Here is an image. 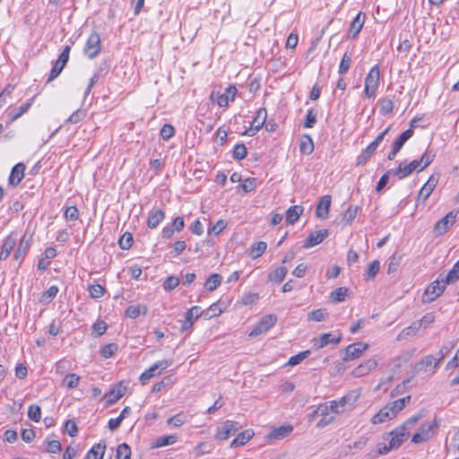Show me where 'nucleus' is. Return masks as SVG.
Wrapping results in <instances>:
<instances>
[{"label":"nucleus","instance_id":"f257e3e1","mask_svg":"<svg viewBox=\"0 0 459 459\" xmlns=\"http://www.w3.org/2000/svg\"><path fill=\"white\" fill-rule=\"evenodd\" d=\"M435 153L433 151L427 149L420 159L414 160L410 163L401 162L396 169H393L394 176H397L399 179H403L413 171L420 172L433 161Z\"/></svg>","mask_w":459,"mask_h":459},{"label":"nucleus","instance_id":"f03ea898","mask_svg":"<svg viewBox=\"0 0 459 459\" xmlns=\"http://www.w3.org/2000/svg\"><path fill=\"white\" fill-rule=\"evenodd\" d=\"M380 66L375 65L365 78L364 92L367 98H375L379 86Z\"/></svg>","mask_w":459,"mask_h":459},{"label":"nucleus","instance_id":"7ed1b4c3","mask_svg":"<svg viewBox=\"0 0 459 459\" xmlns=\"http://www.w3.org/2000/svg\"><path fill=\"white\" fill-rule=\"evenodd\" d=\"M438 424L436 420L423 423L418 431L412 436L411 442L420 444L431 438L436 433Z\"/></svg>","mask_w":459,"mask_h":459},{"label":"nucleus","instance_id":"20e7f679","mask_svg":"<svg viewBox=\"0 0 459 459\" xmlns=\"http://www.w3.org/2000/svg\"><path fill=\"white\" fill-rule=\"evenodd\" d=\"M357 399L358 394H356L354 392H351L339 399L328 401L329 408L332 410V413L341 414L346 411V407L348 405L352 407Z\"/></svg>","mask_w":459,"mask_h":459},{"label":"nucleus","instance_id":"39448f33","mask_svg":"<svg viewBox=\"0 0 459 459\" xmlns=\"http://www.w3.org/2000/svg\"><path fill=\"white\" fill-rule=\"evenodd\" d=\"M238 90L236 86L230 85L225 89L223 93H220L219 91H212L211 93V101L213 103H217L221 108H225L229 105L230 101H233L237 95Z\"/></svg>","mask_w":459,"mask_h":459},{"label":"nucleus","instance_id":"423d86ee","mask_svg":"<svg viewBox=\"0 0 459 459\" xmlns=\"http://www.w3.org/2000/svg\"><path fill=\"white\" fill-rule=\"evenodd\" d=\"M441 278L442 275H439L438 279H437L435 281H433L431 284L428 286L423 294V302L430 303L444 292L446 286L447 284L443 283Z\"/></svg>","mask_w":459,"mask_h":459},{"label":"nucleus","instance_id":"0eeeda50","mask_svg":"<svg viewBox=\"0 0 459 459\" xmlns=\"http://www.w3.org/2000/svg\"><path fill=\"white\" fill-rule=\"evenodd\" d=\"M171 365V361L168 359H162L155 362L152 367L145 369L140 376L139 380L142 385H145L148 381L160 374L162 370L168 368Z\"/></svg>","mask_w":459,"mask_h":459},{"label":"nucleus","instance_id":"6e6552de","mask_svg":"<svg viewBox=\"0 0 459 459\" xmlns=\"http://www.w3.org/2000/svg\"><path fill=\"white\" fill-rule=\"evenodd\" d=\"M100 37L98 32L93 31L88 38L83 52L91 59L95 58L100 52Z\"/></svg>","mask_w":459,"mask_h":459},{"label":"nucleus","instance_id":"1a4fd4ad","mask_svg":"<svg viewBox=\"0 0 459 459\" xmlns=\"http://www.w3.org/2000/svg\"><path fill=\"white\" fill-rule=\"evenodd\" d=\"M240 426L238 422L226 420L223 424L217 428L215 438L220 441L228 439L230 436L236 434Z\"/></svg>","mask_w":459,"mask_h":459},{"label":"nucleus","instance_id":"9d476101","mask_svg":"<svg viewBox=\"0 0 459 459\" xmlns=\"http://www.w3.org/2000/svg\"><path fill=\"white\" fill-rule=\"evenodd\" d=\"M267 117V111L264 108H260L255 112V117L251 122L250 127L247 129L244 134L254 136L264 125Z\"/></svg>","mask_w":459,"mask_h":459},{"label":"nucleus","instance_id":"9b49d317","mask_svg":"<svg viewBox=\"0 0 459 459\" xmlns=\"http://www.w3.org/2000/svg\"><path fill=\"white\" fill-rule=\"evenodd\" d=\"M458 212L451 211L442 219H440L434 227V232L437 236L445 234L447 230L454 225Z\"/></svg>","mask_w":459,"mask_h":459},{"label":"nucleus","instance_id":"f8f14e48","mask_svg":"<svg viewBox=\"0 0 459 459\" xmlns=\"http://www.w3.org/2000/svg\"><path fill=\"white\" fill-rule=\"evenodd\" d=\"M16 243L17 234L15 232H11L4 238L0 250V261H4L9 257L13 247L16 246Z\"/></svg>","mask_w":459,"mask_h":459},{"label":"nucleus","instance_id":"ddd939ff","mask_svg":"<svg viewBox=\"0 0 459 459\" xmlns=\"http://www.w3.org/2000/svg\"><path fill=\"white\" fill-rule=\"evenodd\" d=\"M368 348V343L355 342L347 346L345 351L344 360H352L359 358L363 352Z\"/></svg>","mask_w":459,"mask_h":459},{"label":"nucleus","instance_id":"4468645a","mask_svg":"<svg viewBox=\"0 0 459 459\" xmlns=\"http://www.w3.org/2000/svg\"><path fill=\"white\" fill-rule=\"evenodd\" d=\"M392 436L390 439V447H399L408 437L409 430L405 429L404 426H399L390 432Z\"/></svg>","mask_w":459,"mask_h":459},{"label":"nucleus","instance_id":"2eb2a0df","mask_svg":"<svg viewBox=\"0 0 459 459\" xmlns=\"http://www.w3.org/2000/svg\"><path fill=\"white\" fill-rule=\"evenodd\" d=\"M366 14L362 12H359L352 20L350 24L348 37L351 39H355L359 33L360 32L363 25L365 23Z\"/></svg>","mask_w":459,"mask_h":459},{"label":"nucleus","instance_id":"dca6fc26","mask_svg":"<svg viewBox=\"0 0 459 459\" xmlns=\"http://www.w3.org/2000/svg\"><path fill=\"white\" fill-rule=\"evenodd\" d=\"M31 246L30 238H26V235H23L20 239L18 247L13 254V259L22 263L27 253L29 252Z\"/></svg>","mask_w":459,"mask_h":459},{"label":"nucleus","instance_id":"f3484780","mask_svg":"<svg viewBox=\"0 0 459 459\" xmlns=\"http://www.w3.org/2000/svg\"><path fill=\"white\" fill-rule=\"evenodd\" d=\"M377 366V361L375 359H369L368 360H365L363 363L359 365L357 368H355L351 375L354 377H361L367 374H368L370 371L375 369Z\"/></svg>","mask_w":459,"mask_h":459},{"label":"nucleus","instance_id":"a211bd4d","mask_svg":"<svg viewBox=\"0 0 459 459\" xmlns=\"http://www.w3.org/2000/svg\"><path fill=\"white\" fill-rule=\"evenodd\" d=\"M328 236V230H319L314 232H311L307 239L304 242L303 247L305 248H310L312 247H315L321 242Z\"/></svg>","mask_w":459,"mask_h":459},{"label":"nucleus","instance_id":"6ab92c4d","mask_svg":"<svg viewBox=\"0 0 459 459\" xmlns=\"http://www.w3.org/2000/svg\"><path fill=\"white\" fill-rule=\"evenodd\" d=\"M293 431V426L284 424L277 428H273L267 435L269 439L281 440L287 437Z\"/></svg>","mask_w":459,"mask_h":459},{"label":"nucleus","instance_id":"aec40b11","mask_svg":"<svg viewBox=\"0 0 459 459\" xmlns=\"http://www.w3.org/2000/svg\"><path fill=\"white\" fill-rule=\"evenodd\" d=\"M203 313L204 311L198 306H194L190 307L185 315V320L182 325V330H186L190 328L193 325L195 320L199 318Z\"/></svg>","mask_w":459,"mask_h":459},{"label":"nucleus","instance_id":"412c9836","mask_svg":"<svg viewBox=\"0 0 459 459\" xmlns=\"http://www.w3.org/2000/svg\"><path fill=\"white\" fill-rule=\"evenodd\" d=\"M438 177L432 175L429 177V180L423 185V186L420 188L419 195H418V200L422 199L423 202H425L431 193L433 192L436 185L437 184Z\"/></svg>","mask_w":459,"mask_h":459},{"label":"nucleus","instance_id":"4be33fe9","mask_svg":"<svg viewBox=\"0 0 459 459\" xmlns=\"http://www.w3.org/2000/svg\"><path fill=\"white\" fill-rule=\"evenodd\" d=\"M342 340V334L339 333L338 335L334 336L329 333H323L319 336L318 339L315 340L314 346L316 349L319 350L330 343L338 344Z\"/></svg>","mask_w":459,"mask_h":459},{"label":"nucleus","instance_id":"5701e85b","mask_svg":"<svg viewBox=\"0 0 459 459\" xmlns=\"http://www.w3.org/2000/svg\"><path fill=\"white\" fill-rule=\"evenodd\" d=\"M25 165L22 162L14 165L11 170L8 182L11 186H16L20 184L24 177Z\"/></svg>","mask_w":459,"mask_h":459},{"label":"nucleus","instance_id":"b1692460","mask_svg":"<svg viewBox=\"0 0 459 459\" xmlns=\"http://www.w3.org/2000/svg\"><path fill=\"white\" fill-rule=\"evenodd\" d=\"M331 201L332 199L330 195H324L320 198L316 210L317 218L325 220L328 217Z\"/></svg>","mask_w":459,"mask_h":459},{"label":"nucleus","instance_id":"393cba45","mask_svg":"<svg viewBox=\"0 0 459 459\" xmlns=\"http://www.w3.org/2000/svg\"><path fill=\"white\" fill-rule=\"evenodd\" d=\"M394 412L392 411V408L386 404L372 417L371 423L374 425L384 423L394 419Z\"/></svg>","mask_w":459,"mask_h":459},{"label":"nucleus","instance_id":"a878e982","mask_svg":"<svg viewBox=\"0 0 459 459\" xmlns=\"http://www.w3.org/2000/svg\"><path fill=\"white\" fill-rule=\"evenodd\" d=\"M165 212L162 209H152L148 213L147 226L155 229L164 220Z\"/></svg>","mask_w":459,"mask_h":459},{"label":"nucleus","instance_id":"bb28decb","mask_svg":"<svg viewBox=\"0 0 459 459\" xmlns=\"http://www.w3.org/2000/svg\"><path fill=\"white\" fill-rule=\"evenodd\" d=\"M444 358V354L438 359L435 358L433 355H427L420 362V369H423L426 372L433 370L438 367Z\"/></svg>","mask_w":459,"mask_h":459},{"label":"nucleus","instance_id":"cd10ccee","mask_svg":"<svg viewBox=\"0 0 459 459\" xmlns=\"http://www.w3.org/2000/svg\"><path fill=\"white\" fill-rule=\"evenodd\" d=\"M125 394V392L122 386L117 385L113 387L108 394H106V404L112 405L116 403L120 398H122Z\"/></svg>","mask_w":459,"mask_h":459},{"label":"nucleus","instance_id":"c85d7f7f","mask_svg":"<svg viewBox=\"0 0 459 459\" xmlns=\"http://www.w3.org/2000/svg\"><path fill=\"white\" fill-rule=\"evenodd\" d=\"M254 436L251 429H247L239 433L230 443V447L235 448L247 444Z\"/></svg>","mask_w":459,"mask_h":459},{"label":"nucleus","instance_id":"c756f323","mask_svg":"<svg viewBox=\"0 0 459 459\" xmlns=\"http://www.w3.org/2000/svg\"><path fill=\"white\" fill-rule=\"evenodd\" d=\"M304 208L301 205L290 206L286 211V223L294 224L303 213Z\"/></svg>","mask_w":459,"mask_h":459},{"label":"nucleus","instance_id":"7c9ffc66","mask_svg":"<svg viewBox=\"0 0 459 459\" xmlns=\"http://www.w3.org/2000/svg\"><path fill=\"white\" fill-rule=\"evenodd\" d=\"M105 449V444L99 443L94 445L87 453L86 459H103Z\"/></svg>","mask_w":459,"mask_h":459},{"label":"nucleus","instance_id":"2f4dec72","mask_svg":"<svg viewBox=\"0 0 459 459\" xmlns=\"http://www.w3.org/2000/svg\"><path fill=\"white\" fill-rule=\"evenodd\" d=\"M58 287L56 285L50 286L46 291H44L40 298L39 302L44 305L49 304L57 295L58 293Z\"/></svg>","mask_w":459,"mask_h":459},{"label":"nucleus","instance_id":"473e14b6","mask_svg":"<svg viewBox=\"0 0 459 459\" xmlns=\"http://www.w3.org/2000/svg\"><path fill=\"white\" fill-rule=\"evenodd\" d=\"M33 99L34 98H31L26 103L20 106L17 109L12 110L9 113L11 120L14 121V120L18 119L20 117H22L23 114H25L31 107Z\"/></svg>","mask_w":459,"mask_h":459},{"label":"nucleus","instance_id":"72a5a7b5","mask_svg":"<svg viewBox=\"0 0 459 459\" xmlns=\"http://www.w3.org/2000/svg\"><path fill=\"white\" fill-rule=\"evenodd\" d=\"M287 273L288 270L286 267L279 266L269 273L268 278L273 282H281L284 280Z\"/></svg>","mask_w":459,"mask_h":459},{"label":"nucleus","instance_id":"f704fd0d","mask_svg":"<svg viewBox=\"0 0 459 459\" xmlns=\"http://www.w3.org/2000/svg\"><path fill=\"white\" fill-rule=\"evenodd\" d=\"M411 401V396L410 395H407L405 397H403V398H400V399H397L390 403H388L387 405L392 408V411L394 412V416H396V414L402 411L405 406L406 404H408Z\"/></svg>","mask_w":459,"mask_h":459},{"label":"nucleus","instance_id":"c9c22d12","mask_svg":"<svg viewBox=\"0 0 459 459\" xmlns=\"http://www.w3.org/2000/svg\"><path fill=\"white\" fill-rule=\"evenodd\" d=\"M221 283V276L219 273L211 274L204 283V287L209 291H213Z\"/></svg>","mask_w":459,"mask_h":459},{"label":"nucleus","instance_id":"e433bc0d","mask_svg":"<svg viewBox=\"0 0 459 459\" xmlns=\"http://www.w3.org/2000/svg\"><path fill=\"white\" fill-rule=\"evenodd\" d=\"M413 135V130L409 128L403 132L394 142L393 146L397 150H401L403 144Z\"/></svg>","mask_w":459,"mask_h":459},{"label":"nucleus","instance_id":"4c0bfd02","mask_svg":"<svg viewBox=\"0 0 459 459\" xmlns=\"http://www.w3.org/2000/svg\"><path fill=\"white\" fill-rule=\"evenodd\" d=\"M141 313H143V314L147 313L146 306L131 305L126 310V315L128 317L133 318V319L138 317Z\"/></svg>","mask_w":459,"mask_h":459},{"label":"nucleus","instance_id":"58836bf2","mask_svg":"<svg viewBox=\"0 0 459 459\" xmlns=\"http://www.w3.org/2000/svg\"><path fill=\"white\" fill-rule=\"evenodd\" d=\"M299 151L303 154H310L314 151V143L309 135H305L300 142Z\"/></svg>","mask_w":459,"mask_h":459},{"label":"nucleus","instance_id":"ea45409f","mask_svg":"<svg viewBox=\"0 0 459 459\" xmlns=\"http://www.w3.org/2000/svg\"><path fill=\"white\" fill-rule=\"evenodd\" d=\"M459 279V267H456L455 264L452 269L448 272L446 276H442L441 281L445 284H451L455 282Z\"/></svg>","mask_w":459,"mask_h":459},{"label":"nucleus","instance_id":"a19ab883","mask_svg":"<svg viewBox=\"0 0 459 459\" xmlns=\"http://www.w3.org/2000/svg\"><path fill=\"white\" fill-rule=\"evenodd\" d=\"M267 244L264 241L255 243L250 251V255L253 259L260 257L266 250Z\"/></svg>","mask_w":459,"mask_h":459},{"label":"nucleus","instance_id":"79ce46f5","mask_svg":"<svg viewBox=\"0 0 459 459\" xmlns=\"http://www.w3.org/2000/svg\"><path fill=\"white\" fill-rule=\"evenodd\" d=\"M379 269H380V263H379V261H377V260L372 261L368 264V268L366 270V273L364 274L365 280L368 281V280L375 278V276L379 272Z\"/></svg>","mask_w":459,"mask_h":459},{"label":"nucleus","instance_id":"37998d69","mask_svg":"<svg viewBox=\"0 0 459 459\" xmlns=\"http://www.w3.org/2000/svg\"><path fill=\"white\" fill-rule=\"evenodd\" d=\"M80 383V377L74 373L73 374H67L63 381L62 384L65 385L68 389H73L78 386Z\"/></svg>","mask_w":459,"mask_h":459},{"label":"nucleus","instance_id":"c03bdc74","mask_svg":"<svg viewBox=\"0 0 459 459\" xmlns=\"http://www.w3.org/2000/svg\"><path fill=\"white\" fill-rule=\"evenodd\" d=\"M347 294L348 289L345 287H340L331 292L330 299L334 302H342L345 300Z\"/></svg>","mask_w":459,"mask_h":459},{"label":"nucleus","instance_id":"a18cd8bd","mask_svg":"<svg viewBox=\"0 0 459 459\" xmlns=\"http://www.w3.org/2000/svg\"><path fill=\"white\" fill-rule=\"evenodd\" d=\"M419 330H420L419 324L416 321V322L412 323L410 326L403 329V331L398 335V339L401 340V339H404L408 336L416 335Z\"/></svg>","mask_w":459,"mask_h":459},{"label":"nucleus","instance_id":"49530a36","mask_svg":"<svg viewBox=\"0 0 459 459\" xmlns=\"http://www.w3.org/2000/svg\"><path fill=\"white\" fill-rule=\"evenodd\" d=\"M117 349V344L112 342L102 346L100 350V353L103 358L108 359L111 358L116 353Z\"/></svg>","mask_w":459,"mask_h":459},{"label":"nucleus","instance_id":"de8ad7c7","mask_svg":"<svg viewBox=\"0 0 459 459\" xmlns=\"http://www.w3.org/2000/svg\"><path fill=\"white\" fill-rule=\"evenodd\" d=\"M327 315L328 313L326 312L325 309L319 308L308 313L307 318L310 321L322 322L325 320Z\"/></svg>","mask_w":459,"mask_h":459},{"label":"nucleus","instance_id":"09e8293b","mask_svg":"<svg viewBox=\"0 0 459 459\" xmlns=\"http://www.w3.org/2000/svg\"><path fill=\"white\" fill-rule=\"evenodd\" d=\"M117 459H130L131 448L126 443L118 445L117 448Z\"/></svg>","mask_w":459,"mask_h":459},{"label":"nucleus","instance_id":"8fccbe9b","mask_svg":"<svg viewBox=\"0 0 459 459\" xmlns=\"http://www.w3.org/2000/svg\"><path fill=\"white\" fill-rule=\"evenodd\" d=\"M89 295L92 299H100L105 293V288L100 284H91L88 288Z\"/></svg>","mask_w":459,"mask_h":459},{"label":"nucleus","instance_id":"3c124183","mask_svg":"<svg viewBox=\"0 0 459 459\" xmlns=\"http://www.w3.org/2000/svg\"><path fill=\"white\" fill-rule=\"evenodd\" d=\"M212 450L213 446L206 442H202L194 448V452L196 456H202L204 455L210 454Z\"/></svg>","mask_w":459,"mask_h":459},{"label":"nucleus","instance_id":"603ef678","mask_svg":"<svg viewBox=\"0 0 459 459\" xmlns=\"http://www.w3.org/2000/svg\"><path fill=\"white\" fill-rule=\"evenodd\" d=\"M351 64V55L345 53L341 60L338 73L341 75L345 74L349 71Z\"/></svg>","mask_w":459,"mask_h":459},{"label":"nucleus","instance_id":"864d4df0","mask_svg":"<svg viewBox=\"0 0 459 459\" xmlns=\"http://www.w3.org/2000/svg\"><path fill=\"white\" fill-rule=\"evenodd\" d=\"M277 321V317L274 315H266L263 316L259 324L262 325L263 329L267 332L271 327H273Z\"/></svg>","mask_w":459,"mask_h":459},{"label":"nucleus","instance_id":"5fc2aeb1","mask_svg":"<svg viewBox=\"0 0 459 459\" xmlns=\"http://www.w3.org/2000/svg\"><path fill=\"white\" fill-rule=\"evenodd\" d=\"M86 117V110L79 108L73 112L66 119L65 123L77 124Z\"/></svg>","mask_w":459,"mask_h":459},{"label":"nucleus","instance_id":"6e6d98bb","mask_svg":"<svg viewBox=\"0 0 459 459\" xmlns=\"http://www.w3.org/2000/svg\"><path fill=\"white\" fill-rule=\"evenodd\" d=\"M180 283L179 278L174 275L169 276L163 282L162 287L166 291L176 289Z\"/></svg>","mask_w":459,"mask_h":459},{"label":"nucleus","instance_id":"4d7b16f0","mask_svg":"<svg viewBox=\"0 0 459 459\" xmlns=\"http://www.w3.org/2000/svg\"><path fill=\"white\" fill-rule=\"evenodd\" d=\"M28 417L30 420L39 422L41 419V409L37 404L30 405L28 409Z\"/></svg>","mask_w":459,"mask_h":459},{"label":"nucleus","instance_id":"13d9d810","mask_svg":"<svg viewBox=\"0 0 459 459\" xmlns=\"http://www.w3.org/2000/svg\"><path fill=\"white\" fill-rule=\"evenodd\" d=\"M66 221H74L79 218V210L76 206H66L64 211Z\"/></svg>","mask_w":459,"mask_h":459},{"label":"nucleus","instance_id":"bf43d9fd","mask_svg":"<svg viewBox=\"0 0 459 459\" xmlns=\"http://www.w3.org/2000/svg\"><path fill=\"white\" fill-rule=\"evenodd\" d=\"M133 235L129 232H126L119 238V247L124 250H128L133 245Z\"/></svg>","mask_w":459,"mask_h":459},{"label":"nucleus","instance_id":"052dcab7","mask_svg":"<svg viewBox=\"0 0 459 459\" xmlns=\"http://www.w3.org/2000/svg\"><path fill=\"white\" fill-rule=\"evenodd\" d=\"M177 437L173 435L162 436L156 439L155 447H162L176 443Z\"/></svg>","mask_w":459,"mask_h":459},{"label":"nucleus","instance_id":"680f3d73","mask_svg":"<svg viewBox=\"0 0 459 459\" xmlns=\"http://www.w3.org/2000/svg\"><path fill=\"white\" fill-rule=\"evenodd\" d=\"M389 128H386L385 131H383L382 133H380L377 137L376 139L371 142L366 148L368 150V152H372L373 153L376 152V150L377 149V147L379 146V144L382 143V141L384 140L385 138V135L387 134Z\"/></svg>","mask_w":459,"mask_h":459},{"label":"nucleus","instance_id":"e2e57ef3","mask_svg":"<svg viewBox=\"0 0 459 459\" xmlns=\"http://www.w3.org/2000/svg\"><path fill=\"white\" fill-rule=\"evenodd\" d=\"M394 107V105L392 100L384 99L380 102L379 112L384 116L390 114L393 111Z\"/></svg>","mask_w":459,"mask_h":459},{"label":"nucleus","instance_id":"0e129e2a","mask_svg":"<svg viewBox=\"0 0 459 459\" xmlns=\"http://www.w3.org/2000/svg\"><path fill=\"white\" fill-rule=\"evenodd\" d=\"M309 353H310L309 351H305L299 352L294 356H291L289 359L287 365L293 367V366L299 364L302 360H304L309 355Z\"/></svg>","mask_w":459,"mask_h":459},{"label":"nucleus","instance_id":"69168bd1","mask_svg":"<svg viewBox=\"0 0 459 459\" xmlns=\"http://www.w3.org/2000/svg\"><path fill=\"white\" fill-rule=\"evenodd\" d=\"M435 319H436L435 314L432 312H429V313H427L426 315H424L420 320L417 321V323L419 324L420 329L421 327L427 328L432 323L435 322Z\"/></svg>","mask_w":459,"mask_h":459},{"label":"nucleus","instance_id":"338daca9","mask_svg":"<svg viewBox=\"0 0 459 459\" xmlns=\"http://www.w3.org/2000/svg\"><path fill=\"white\" fill-rule=\"evenodd\" d=\"M358 213L357 206H349L345 212L343 213V220L346 224H350L356 218Z\"/></svg>","mask_w":459,"mask_h":459},{"label":"nucleus","instance_id":"774afa93","mask_svg":"<svg viewBox=\"0 0 459 459\" xmlns=\"http://www.w3.org/2000/svg\"><path fill=\"white\" fill-rule=\"evenodd\" d=\"M247 150L245 144H237L233 150V157L236 160H241L247 157Z\"/></svg>","mask_w":459,"mask_h":459}]
</instances>
